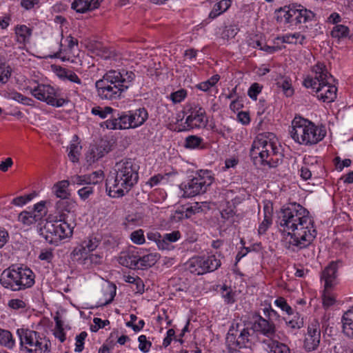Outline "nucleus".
Listing matches in <instances>:
<instances>
[{
    "mask_svg": "<svg viewBox=\"0 0 353 353\" xmlns=\"http://www.w3.org/2000/svg\"><path fill=\"white\" fill-rule=\"evenodd\" d=\"M278 39L281 40L283 43L303 45L305 40V37L300 32H295L293 34H287L282 37H279Z\"/></svg>",
    "mask_w": 353,
    "mask_h": 353,
    "instance_id": "27",
    "label": "nucleus"
},
{
    "mask_svg": "<svg viewBox=\"0 0 353 353\" xmlns=\"http://www.w3.org/2000/svg\"><path fill=\"white\" fill-rule=\"evenodd\" d=\"M45 202L41 201L34 205L33 214L40 215V219L42 216L46 213L45 212Z\"/></svg>",
    "mask_w": 353,
    "mask_h": 353,
    "instance_id": "59",
    "label": "nucleus"
},
{
    "mask_svg": "<svg viewBox=\"0 0 353 353\" xmlns=\"http://www.w3.org/2000/svg\"><path fill=\"white\" fill-rule=\"evenodd\" d=\"M338 264L336 262H331L323 271L321 279L324 281L325 290H327L335 284Z\"/></svg>",
    "mask_w": 353,
    "mask_h": 353,
    "instance_id": "18",
    "label": "nucleus"
},
{
    "mask_svg": "<svg viewBox=\"0 0 353 353\" xmlns=\"http://www.w3.org/2000/svg\"><path fill=\"white\" fill-rule=\"evenodd\" d=\"M130 239L135 244H143L145 243L143 231L139 229L132 232L130 234Z\"/></svg>",
    "mask_w": 353,
    "mask_h": 353,
    "instance_id": "50",
    "label": "nucleus"
},
{
    "mask_svg": "<svg viewBox=\"0 0 353 353\" xmlns=\"http://www.w3.org/2000/svg\"><path fill=\"white\" fill-rule=\"evenodd\" d=\"M18 219L23 225H30L40 220V215L33 214L32 212L23 211L19 214Z\"/></svg>",
    "mask_w": 353,
    "mask_h": 353,
    "instance_id": "31",
    "label": "nucleus"
},
{
    "mask_svg": "<svg viewBox=\"0 0 353 353\" xmlns=\"http://www.w3.org/2000/svg\"><path fill=\"white\" fill-rule=\"evenodd\" d=\"M285 323L289 327L296 330L303 327V319L296 313L292 319H286Z\"/></svg>",
    "mask_w": 353,
    "mask_h": 353,
    "instance_id": "42",
    "label": "nucleus"
},
{
    "mask_svg": "<svg viewBox=\"0 0 353 353\" xmlns=\"http://www.w3.org/2000/svg\"><path fill=\"white\" fill-rule=\"evenodd\" d=\"M63 214L60 219L54 221H47L39 228V235L46 242L58 245L61 240L72 236L74 227L68 223Z\"/></svg>",
    "mask_w": 353,
    "mask_h": 353,
    "instance_id": "7",
    "label": "nucleus"
},
{
    "mask_svg": "<svg viewBox=\"0 0 353 353\" xmlns=\"http://www.w3.org/2000/svg\"><path fill=\"white\" fill-rule=\"evenodd\" d=\"M277 85L281 87L287 97L293 94L294 90L292 88L291 83L288 78H284L277 82Z\"/></svg>",
    "mask_w": 353,
    "mask_h": 353,
    "instance_id": "46",
    "label": "nucleus"
},
{
    "mask_svg": "<svg viewBox=\"0 0 353 353\" xmlns=\"http://www.w3.org/2000/svg\"><path fill=\"white\" fill-rule=\"evenodd\" d=\"M265 144H267L266 134H260L254 140L250 149V156L252 159L259 157L262 163H270V160L267 158V152L265 150Z\"/></svg>",
    "mask_w": 353,
    "mask_h": 353,
    "instance_id": "15",
    "label": "nucleus"
},
{
    "mask_svg": "<svg viewBox=\"0 0 353 353\" xmlns=\"http://www.w3.org/2000/svg\"><path fill=\"white\" fill-rule=\"evenodd\" d=\"M341 322L343 333L348 337L353 338V307L343 314Z\"/></svg>",
    "mask_w": 353,
    "mask_h": 353,
    "instance_id": "21",
    "label": "nucleus"
},
{
    "mask_svg": "<svg viewBox=\"0 0 353 353\" xmlns=\"http://www.w3.org/2000/svg\"><path fill=\"white\" fill-rule=\"evenodd\" d=\"M138 341L139 343V348L143 352H148L150 350V348L152 345L150 341L147 340V337L145 335H141L138 338Z\"/></svg>",
    "mask_w": 353,
    "mask_h": 353,
    "instance_id": "52",
    "label": "nucleus"
},
{
    "mask_svg": "<svg viewBox=\"0 0 353 353\" xmlns=\"http://www.w3.org/2000/svg\"><path fill=\"white\" fill-rule=\"evenodd\" d=\"M15 34L17 41L20 43H24L30 39L32 34V30L25 25L17 26L15 28Z\"/></svg>",
    "mask_w": 353,
    "mask_h": 353,
    "instance_id": "25",
    "label": "nucleus"
},
{
    "mask_svg": "<svg viewBox=\"0 0 353 353\" xmlns=\"http://www.w3.org/2000/svg\"><path fill=\"white\" fill-rule=\"evenodd\" d=\"M103 172L101 170L93 172L90 174H85V185L91 186L101 183L103 179Z\"/></svg>",
    "mask_w": 353,
    "mask_h": 353,
    "instance_id": "38",
    "label": "nucleus"
},
{
    "mask_svg": "<svg viewBox=\"0 0 353 353\" xmlns=\"http://www.w3.org/2000/svg\"><path fill=\"white\" fill-rule=\"evenodd\" d=\"M334 303H335V299L332 296L327 294L326 292H324L323 296V305L325 307H328L334 305Z\"/></svg>",
    "mask_w": 353,
    "mask_h": 353,
    "instance_id": "64",
    "label": "nucleus"
},
{
    "mask_svg": "<svg viewBox=\"0 0 353 353\" xmlns=\"http://www.w3.org/2000/svg\"><path fill=\"white\" fill-rule=\"evenodd\" d=\"M254 329L255 331L270 338L273 336L276 332L274 323H272L271 320L267 319L261 316H259L257 320L255 321L254 323Z\"/></svg>",
    "mask_w": 353,
    "mask_h": 353,
    "instance_id": "17",
    "label": "nucleus"
},
{
    "mask_svg": "<svg viewBox=\"0 0 353 353\" xmlns=\"http://www.w3.org/2000/svg\"><path fill=\"white\" fill-rule=\"evenodd\" d=\"M101 157V156H99L98 153V149L97 148H92L86 154L85 159L87 162L91 165L97 161Z\"/></svg>",
    "mask_w": 353,
    "mask_h": 353,
    "instance_id": "56",
    "label": "nucleus"
},
{
    "mask_svg": "<svg viewBox=\"0 0 353 353\" xmlns=\"http://www.w3.org/2000/svg\"><path fill=\"white\" fill-rule=\"evenodd\" d=\"M263 343L267 345L268 353H290L289 346L276 339L264 340Z\"/></svg>",
    "mask_w": 353,
    "mask_h": 353,
    "instance_id": "20",
    "label": "nucleus"
},
{
    "mask_svg": "<svg viewBox=\"0 0 353 353\" xmlns=\"http://www.w3.org/2000/svg\"><path fill=\"white\" fill-rule=\"evenodd\" d=\"M350 32L348 27L344 25H336L331 31V36L332 38L337 39L338 40L346 38Z\"/></svg>",
    "mask_w": 353,
    "mask_h": 353,
    "instance_id": "37",
    "label": "nucleus"
},
{
    "mask_svg": "<svg viewBox=\"0 0 353 353\" xmlns=\"http://www.w3.org/2000/svg\"><path fill=\"white\" fill-rule=\"evenodd\" d=\"M234 214L235 213L233 211V210L230 208L223 210L221 212L222 219H223L225 220L230 221V222L233 221V220H232V219L233 218Z\"/></svg>",
    "mask_w": 353,
    "mask_h": 353,
    "instance_id": "63",
    "label": "nucleus"
},
{
    "mask_svg": "<svg viewBox=\"0 0 353 353\" xmlns=\"http://www.w3.org/2000/svg\"><path fill=\"white\" fill-rule=\"evenodd\" d=\"M0 344L8 349H12L15 345L10 332L0 329Z\"/></svg>",
    "mask_w": 353,
    "mask_h": 353,
    "instance_id": "33",
    "label": "nucleus"
},
{
    "mask_svg": "<svg viewBox=\"0 0 353 353\" xmlns=\"http://www.w3.org/2000/svg\"><path fill=\"white\" fill-rule=\"evenodd\" d=\"M101 128H105L108 130H122L132 128V122L129 113H119L116 110L112 119H108L101 123Z\"/></svg>",
    "mask_w": 353,
    "mask_h": 353,
    "instance_id": "14",
    "label": "nucleus"
},
{
    "mask_svg": "<svg viewBox=\"0 0 353 353\" xmlns=\"http://www.w3.org/2000/svg\"><path fill=\"white\" fill-rule=\"evenodd\" d=\"M87 259H88V264H85V265L87 266H89L92 264L100 263L101 261V257L100 255H98V254H90L88 253Z\"/></svg>",
    "mask_w": 353,
    "mask_h": 353,
    "instance_id": "62",
    "label": "nucleus"
},
{
    "mask_svg": "<svg viewBox=\"0 0 353 353\" xmlns=\"http://www.w3.org/2000/svg\"><path fill=\"white\" fill-rule=\"evenodd\" d=\"M57 210L70 212L74 210L77 206L76 203L68 199H63L57 202Z\"/></svg>",
    "mask_w": 353,
    "mask_h": 353,
    "instance_id": "40",
    "label": "nucleus"
},
{
    "mask_svg": "<svg viewBox=\"0 0 353 353\" xmlns=\"http://www.w3.org/2000/svg\"><path fill=\"white\" fill-rule=\"evenodd\" d=\"M0 283L6 289L19 291L32 286L34 276L29 268L12 266L3 271Z\"/></svg>",
    "mask_w": 353,
    "mask_h": 353,
    "instance_id": "6",
    "label": "nucleus"
},
{
    "mask_svg": "<svg viewBox=\"0 0 353 353\" xmlns=\"http://www.w3.org/2000/svg\"><path fill=\"white\" fill-rule=\"evenodd\" d=\"M321 335H305L304 346L307 351L316 350L320 343Z\"/></svg>",
    "mask_w": 353,
    "mask_h": 353,
    "instance_id": "39",
    "label": "nucleus"
},
{
    "mask_svg": "<svg viewBox=\"0 0 353 353\" xmlns=\"http://www.w3.org/2000/svg\"><path fill=\"white\" fill-rule=\"evenodd\" d=\"M20 339V350L26 353H46L51 347L50 341L39 332L29 330H17Z\"/></svg>",
    "mask_w": 353,
    "mask_h": 353,
    "instance_id": "8",
    "label": "nucleus"
},
{
    "mask_svg": "<svg viewBox=\"0 0 353 353\" xmlns=\"http://www.w3.org/2000/svg\"><path fill=\"white\" fill-rule=\"evenodd\" d=\"M306 335H321L320 323L316 319H312L307 327Z\"/></svg>",
    "mask_w": 353,
    "mask_h": 353,
    "instance_id": "49",
    "label": "nucleus"
},
{
    "mask_svg": "<svg viewBox=\"0 0 353 353\" xmlns=\"http://www.w3.org/2000/svg\"><path fill=\"white\" fill-rule=\"evenodd\" d=\"M203 139L196 136L190 135L185 139V147L189 149H200L203 148Z\"/></svg>",
    "mask_w": 353,
    "mask_h": 353,
    "instance_id": "36",
    "label": "nucleus"
},
{
    "mask_svg": "<svg viewBox=\"0 0 353 353\" xmlns=\"http://www.w3.org/2000/svg\"><path fill=\"white\" fill-rule=\"evenodd\" d=\"M8 305L12 310H21L26 307V303L22 299H12L8 301Z\"/></svg>",
    "mask_w": 353,
    "mask_h": 353,
    "instance_id": "53",
    "label": "nucleus"
},
{
    "mask_svg": "<svg viewBox=\"0 0 353 353\" xmlns=\"http://www.w3.org/2000/svg\"><path fill=\"white\" fill-rule=\"evenodd\" d=\"M214 178L208 170L200 171L198 174L189 180L186 183H182L181 188L183 191L184 197H192L203 194L213 183Z\"/></svg>",
    "mask_w": 353,
    "mask_h": 353,
    "instance_id": "9",
    "label": "nucleus"
},
{
    "mask_svg": "<svg viewBox=\"0 0 353 353\" xmlns=\"http://www.w3.org/2000/svg\"><path fill=\"white\" fill-rule=\"evenodd\" d=\"M159 257L157 254L150 253L142 257L139 256V269H144L151 267L157 261Z\"/></svg>",
    "mask_w": 353,
    "mask_h": 353,
    "instance_id": "32",
    "label": "nucleus"
},
{
    "mask_svg": "<svg viewBox=\"0 0 353 353\" xmlns=\"http://www.w3.org/2000/svg\"><path fill=\"white\" fill-rule=\"evenodd\" d=\"M71 8L79 13H85L95 10L92 6L86 1V0H74L72 3Z\"/></svg>",
    "mask_w": 353,
    "mask_h": 353,
    "instance_id": "30",
    "label": "nucleus"
},
{
    "mask_svg": "<svg viewBox=\"0 0 353 353\" xmlns=\"http://www.w3.org/2000/svg\"><path fill=\"white\" fill-rule=\"evenodd\" d=\"M4 97L8 99L14 100L26 105H31V103L32 102V100L30 98H28L16 91L7 92L4 94Z\"/></svg>",
    "mask_w": 353,
    "mask_h": 353,
    "instance_id": "29",
    "label": "nucleus"
},
{
    "mask_svg": "<svg viewBox=\"0 0 353 353\" xmlns=\"http://www.w3.org/2000/svg\"><path fill=\"white\" fill-rule=\"evenodd\" d=\"M135 74L132 71L110 70L95 83L97 95L102 100H117L132 85Z\"/></svg>",
    "mask_w": 353,
    "mask_h": 353,
    "instance_id": "3",
    "label": "nucleus"
},
{
    "mask_svg": "<svg viewBox=\"0 0 353 353\" xmlns=\"http://www.w3.org/2000/svg\"><path fill=\"white\" fill-rule=\"evenodd\" d=\"M221 294L224 299L225 302H226L228 304L234 303V292H233L230 288H228L226 285H223L221 288Z\"/></svg>",
    "mask_w": 353,
    "mask_h": 353,
    "instance_id": "47",
    "label": "nucleus"
},
{
    "mask_svg": "<svg viewBox=\"0 0 353 353\" xmlns=\"http://www.w3.org/2000/svg\"><path fill=\"white\" fill-rule=\"evenodd\" d=\"M139 166L134 159L128 158L117 162L114 165V176L106 180V191L113 198H119L126 194L137 183Z\"/></svg>",
    "mask_w": 353,
    "mask_h": 353,
    "instance_id": "2",
    "label": "nucleus"
},
{
    "mask_svg": "<svg viewBox=\"0 0 353 353\" xmlns=\"http://www.w3.org/2000/svg\"><path fill=\"white\" fill-rule=\"evenodd\" d=\"M290 134L293 140L301 145L316 144L325 136V131L318 128L310 121L295 117L292 122Z\"/></svg>",
    "mask_w": 353,
    "mask_h": 353,
    "instance_id": "5",
    "label": "nucleus"
},
{
    "mask_svg": "<svg viewBox=\"0 0 353 353\" xmlns=\"http://www.w3.org/2000/svg\"><path fill=\"white\" fill-rule=\"evenodd\" d=\"M163 236H165V239L170 243L176 242L177 240H179L181 234L179 231H174L171 233L165 234Z\"/></svg>",
    "mask_w": 353,
    "mask_h": 353,
    "instance_id": "61",
    "label": "nucleus"
},
{
    "mask_svg": "<svg viewBox=\"0 0 353 353\" xmlns=\"http://www.w3.org/2000/svg\"><path fill=\"white\" fill-rule=\"evenodd\" d=\"M186 90L181 89L172 92L170 96V99L174 103H181L186 97Z\"/></svg>",
    "mask_w": 353,
    "mask_h": 353,
    "instance_id": "51",
    "label": "nucleus"
},
{
    "mask_svg": "<svg viewBox=\"0 0 353 353\" xmlns=\"http://www.w3.org/2000/svg\"><path fill=\"white\" fill-rule=\"evenodd\" d=\"M185 124L188 129L204 128L208 125V119L205 110L199 105L194 104L188 110Z\"/></svg>",
    "mask_w": 353,
    "mask_h": 353,
    "instance_id": "13",
    "label": "nucleus"
},
{
    "mask_svg": "<svg viewBox=\"0 0 353 353\" xmlns=\"http://www.w3.org/2000/svg\"><path fill=\"white\" fill-rule=\"evenodd\" d=\"M99 241L96 237L89 236L80 244L84 247L89 253L94 250L99 245Z\"/></svg>",
    "mask_w": 353,
    "mask_h": 353,
    "instance_id": "43",
    "label": "nucleus"
},
{
    "mask_svg": "<svg viewBox=\"0 0 353 353\" xmlns=\"http://www.w3.org/2000/svg\"><path fill=\"white\" fill-rule=\"evenodd\" d=\"M296 8L299 24L311 21L314 19V14L311 10H307L303 6L298 4H296Z\"/></svg>",
    "mask_w": 353,
    "mask_h": 353,
    "instance_id": "28",
    "label": "nucleus"
},
{
    "mask_svg": "<svg viewBox=\"0 0 353 353\" xmlns=\"http://www.w3.org/2000/svg\"><path fill=\"white\" fill-rule=\"evenodd\" d=\"M250 330L238 323H233L227 334L226 342L228 346L239 348L250 347L252 344Z\"/></svg>",
    "mask_w": 353,
    "mask_h": 353,
    "instance_id": "10",
    "label": "nucleus"
},
{
    "mask_svg": "<svg viewBox=\"0 0 353 353\" xmlns=\"http://www.w3.org/2000/svg\"><path fill=\"white\" fill-rule=\"evenodd\" d=\"M201 211V206L198 203H195L193 205L188 208L185 212V217L189 218L191 214L199 213Z\"/></svg>",
    "mask_w": 353,
    "mask_h": 353,
    "instance_id": "60",
    "label": "nucleus"
},
{
    "mask_svg": "<svg viewBox=\"0 0 353 353\" xmlns=\"http://www.w3.org/2000/svg\"><path fill=\"white\" fill-rule=\"evenodd\" d=\"M32 199V196L31 194L20 196L13 199L12 201V204L17 206H22L30 201Z\"/></svg>",
    "mask_w": 353,
    "mask_h": 353,
    "instance_id": "57",
    "label": "nucleus"
},
{
    "mask_svg": "<svg viewBox=\"0 0 353 353\" xmlns=\"http://www.w3.org/2000/svg\"><path fill=\"white\" fill-rule=\"evenodd\" d=\"M221 261L214 255L193 257L188 263V270L194 274L201 275L216 270Z\"/></svg>",
    "mask_w": 353,
    "mask_h": 353,
    "instance_id": "11",
    "label": "nucleus"
},
{
    "mask_svg": "<svg viewBox=\"0 0 353 353\" xmlns=\"http://www.w3.org/2000/svg\"><path fill=\"white\" fill-rule=\"evenodd\" d=\"M132 128H137L146 121L148 114L144 108H139L134 112H128Z\"/></svg>",
    "mask_w": 353,
    "mask_h": 353,
    "instance_id": "22",
    "label": "nucleus"
},
{
    "mask_svg": "<svg viewBox=\"0 0 353 353\" xmlns=\"http://www.w3.org/2000/svg\"><path fill=\"white\" fill-rule=\"evenodd\" d=\"M315 77H307L303 81V85L307 88H311L317 94L318 98L324 102H332L336 97L337 89L332 84V76L328 73L325 65L322 63H317L313 67Z\"/></svg>",
    "mask_w": 353,
    "mask_h": 353,
    "instance_id": "4",
    "label": "nucleus"
},
{
    "mask_svg": "<svg viewBox=\"0 0 353 353\" xmlns=\"http://www.w3.org/2000/svg\"><path fill=\"white\" fill-rule=\"evenodd\" d=\"M277 223L288 233L285 247L292 250L308 248L316 236L309 212L300 204L292 203L282 209Z\"/></svg>",
    "mask_w": 353,
    "mask_h": 353,
    "instance_id": "1",
    "label": "nucleus"
},
{
    "mask_svg": "<svg viewBox=\"0 0 353 353\" xmlns=\"http://www.w3.org/2000/svg\"><path fill=\"white\" fill-rule=\"evenodd\" d=\"M93 188L90 185L85 186L78 190V194L83 200L87 199L91 194H93Z\"/></svg>",
    "mask_w": 353,
    "mask_h": 353,
    "instance_id": "58",
    "label": "nucleus"
},
{
    "mask_svg": "<svg viewBox=\"0 0 353 353\" xmlns=\"http://www.w3.org/2000/svg\"><path fill=\"white\" fill-rule=\"evenodd\" d=\"M88 252L85 250L84 247L81 245H77L70 254V257L72 261H77L80 264H88Z\"/></svg>",
    "mask_w": 353,
    "mask_h": 353,
    "instance_id": "23",
    "label": "nucleus"
},
{
    "mask_svg": "<svg viewBox=\"0 0 353 353\" xmlns=\"http://www.w3.org/2000/svg\"><path fill=\"white\" fill-rule=\"evenodd\" d=\"M69 185V181L66 180L61 181L57 183L53 187V192L57 197L63 199H68L70 195L68 192V187Z\"/></svg>",
    "mask_w": 353,
    "mask_h": 353,
    "instance_id": "24",
    "label": "nucleus"
},
{
    "mask_svg": "<svg viewBox=\"0 0 353 353\" xmlns=\"http://www.w3.org/2000/svg\"><path fill=\"white\" fill-rule=\"evenodd\" d=\"M231 6V0H221L216 3L209 14V17L214 19L225 12Z\"/></svg>",
    "mask_w": 353,
    "mask_h": 353,
    "instance_id": "26",
    "label": "nucleus"
},
{
    "mask_svg": "<svg viewBox=\"0 0 353 353\" xmlns=\"http://www.w3.org/2000/svg\"><path fill=\"white\" fill-rule=\"evenodd\" d=\"M91 112L94 115L99 116L101 119H105L108 115H110V119H112L114 113H116V110L109 106L104 108L97 106L92 108Z\"/></svg>",
    "mask_w": 353,
    "mask_h": 353,
    "instance_id": "34",
    "label": "nucleus"
},
{
    "mask_svg": "<svg viewBox=\"0 0 353 353\" xmlns=\"http://www.w3.org/2000/svg\"><path fill=\"white\" fill-rule=\"evenodd\" d=\"M81 146L79 143H72L69 147L68 157L72 162L79 161Z\"/></svg>",
    "mask_w": 353,
    "mask_h": 353,
    "instance_id": "44",
    "label": "nucleus"
},
{
    "mask_svg": "<svg viewBox=\"0 0 353 353\" xmlns=\"http://www.w3.org/2000/svg\"><path fill=\"white\" fill-rule=\"evenodd\" d=\"M267 138V144H265V150L267 152V158L272 155H274L277 153V147L275 145V143L272 141L274 138V136L272 133H265Z\"/></svg>",
    "mask_w": 353,
    "mask_h": 353,
    "instance_id": "41",
    "label": "nucleus"
},
{
    "mask_svg": "<svg viewBox=\"0 0 353 353\" xmlns=\"http://www.w3.org/2000/svg\"><path fill=\"white\" fill-rule=\"evenodd\" d=\"M88 336L86 332L83 331L75 337V349L74 351L77 352H81L83 351L84 347V341Z\"/></svg>",
    "mask_w": 353,
    "mask_h": 353,
    "instance_id": "48",
    "label": "nucleus"
},
{
    "mask_svg": "<svg viewBox=\"0 0 353 353\" xmlns=\"http://www.w3.org/2000/svg\"><path fill=\"white\" fill-rule=\"evenodd\" d=\"M30 93L38 100L52 106L61 107L66 102L64 99L59 98L54 88L50 85L39 84L34 88H31Z\"/></svg>",
    "mask_w": 353,
    "mask_h": 353,
    "instance_id": "12",
    "label": "nucleus"
},
{
    "mask_svg": "<svg viewBox=\"0 0 353 353\" xmlns=\"http://www.w3.org/2000/svg\"><path fill=\"white\" fill-rule=\"evenodd\" d=\"M11 74L12 69L9 65L0 64V83H7L10 78Z\"/></svg>",
    "mask_w": 353,
    "mask_h": 353,
    "instance_id": "45",
    "label": "nucleus"
},
{
    "mask_svg": "<svg viewBox=\"0 0 353 353\" xmlns=\"http://www.w3.org/2000/svg\"><path fill=\"white\" fill-rule=\"evenodd\" d=\"M261 89L262 87L259 83H254L249 88L248 94L251 99L256 100L257 95L261 92Z\"/></svg>",
    "mask_w": 353,
    "mask_h": 353,
    "instance_id": "55",
    "label": "nucleus"
},
{
    "mask_svg": "<svg viewBox=\"0 0 353 353\" xmlns=\"http://www.w3.org/2000/svg\"><path fill=\"white\" fill-rule=\"evenodd\" d=\"M272 224V213L268 207L264 208V219L260 223L258 232L259 234H263Z\"/></svg>",
    "mask_w": 353,
    "mask_h": 353,
    "instance_id": "35",
    "label": "nucleus"
},
{
    "mask_svg": "<svg viewBox=\"0 0 353 353\" xmlns=\"http://www.w3.org/2000/svg\"><path fill=\"white\" fill-rule=\"evenodd\" d=\"M118 262L123 266L131 269H139V256L131 252H121Z\"/></svg>",
    "mask_w": 353,
    "mask_h": 353,
    "instance_id": "19",
    "label": "nucleus"
},
{
    "mask_svg": "<svg viewBox=\"0 0 353 353\" xmlns=\"http://www.w3.org/2000/svg\"><path fill=\"white\" fill-rule=\"evenodd\" d=\"M275 304L279 307L283 311L286 312L288 314H292L293 310L292 307L287 303L285 299L279 297L275 301Z\"/></svg>",
    "mask_w": 353,
    "mask_h": 353,
    "instance_id": "54",
    "label": "nucleus"
},
{
    "mask_svg": "<svg viewBox=\"0 0 353 353\" xmlns=\"http://www.w3.org/2000/svg\"><path fill=\"white\" fill-rule=\"evenodd\" d=\"M276 21L285 24H299L296 4H291L289 6H285L277 10Z\"/></svg>",
    "mask_w": 353,
    "mask_h": 353,
    "instance_id": "16",
    "label": "nucleus"
}]
</instances>
